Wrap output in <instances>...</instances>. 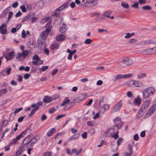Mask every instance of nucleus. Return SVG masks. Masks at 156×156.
<instances>
[{
    "label": "nucleus",
    "mask_w": 156,
    "mask_h": 156,
    "mask_svg": "<svg viewBox=\"0 0 156 156\" xmlns=\"http://www.w3.org/2000/svg\"><path fill=\"white\" fill-rule=\"evenodd\" d=\"M155 90V88L153 87H149L145 88L142 92L143 98L147 99L152 96Z\"/></svg>",
    "instance_id": "nucleus-1"
},
{
    "label": "nucleus",
    "mask_w": 156,
    "mask_h": 156,
    "mask_svg": "<svg viewBox=\"0 0 156 156\" xmlns=\"http://www.w3.org/2000/svg\"><path fill=\"white\" fill-rule=\"evenodd\" d=\"M48 30H45L41 33L40 35V38L38 41L39 45L42 46L45 44L46 39L50 32Z\"/></svg>",
    "instance_id": "nucleus-2"
},
{
    "label": "nucleus",
    "mask_w": 156,
    "mask_h": 156,
    "mask_svg": "<svg viewBox=\"0 0 156 156\" xmlns=\"http://www.w3.org/2000/svg\"><path fill=\"white\" fill-rule=\"evenodd\" d=\"M68 2L65 3L63 5L57 8L54 12V13L51 15L52 17H58L60 14V11L65 9L68 7Z\"/></svg>",
    "instance_id": "nucleus-3"
},
{
    "label": "nucleus",
    "mask_w": 156,
    "mask_h": 156,
    "mask_svg": "<svg viewBox=\"0 0 156 156\" xmlns=\"http://www.w3.org/2000/svg\"><path fill=\"white\" fill-rule=\"evenodd\" d=\"M113 122L115 125L114 126L117 128V129H119L124 124V122H122L121 120V119L119 117H117L113 119Z\"/></svg>",
    "instance_id": "nucleus-4"
},
{
    "label": "nucleus",
    "mask_w": 156,
    "mask_h": 156,
    "mask_svg": "<svg viewBox=\"0 0 156 156\" xmlns=\"http://www.w3.org/2000/svg\"><path fill=\"white\" fill-rule=\"evenodd\" d=\"M156 109V105H153L148 110L144 116L145 119L148 118L155 111Z\"/></svg>",
    "instance_id": "nucleus-5"
},
{
    "label": "nucleus",
    "mask_w": 156,
    "mask_h": 156,
    "mask_svg": "<svg viewBox=\"0 0 156 156\" xmlns=\"http://www.w3.org/2000/svg\"><path fill=\"white\" fill-rule=\"evenodd\" d=\"M134 60L132 59H130L128 57H126L123 59L122 62L124 64L127 66L130 65L133 63Z\"/></svg>",
    "instance_id": "nucleus-6"
},
{
    "label": "nucleus",
    "mask_w": 156,
    "mask_h": 156,
    "mask_svg": "<svg viewBox=\"0 0 156 156\" xmlns=\"http://www.w3.org/2000/svg\"><path fill=\"white\" fill-rule=\"evenodd\" d=\"M123 103L121 100L119 101L116 105L114 107L113 109L114 112H116L119 111L121 109Z\"/></svg>",
    "instance_id": "nucleus-7"
},
{
    "label": "nucleus",
    "mask_w": 156,
    "mask_h": 156,
    "mask_svg": "<svg viewBox=\"0 0 156 156\" xmlns=\"http://www.w3.org/2000/svg\"><path fill=\"white\" fill-rule=\"evenodd\" d=\"M153 43H156V37L153 38L150 40L143 41L141 42V44L142 45H145L148 44H151Z\"/></svg>",
    "instance_id": "nucleus-8"
},
{
    "label": "nucleus",
    "mask_w": 156,
    "mask_h": 156,
    "mask_svg": "<svg viewBox=\"0 0 156 156\" xmlns=\"http://www.w3.org/2000/svg\"><path fill=\"white\" fill-rule=\"evenodd\" d=\"M7 25L3 23L0 27V33L2 34H5L7 33Z\"/></svg>",
    "instance_id": "nucleus-9"
},
{
    "label": "nucleus",
    "mask_w": 156,
    "mask_h": 156,
    "mask_svg": "<svg viewBox=\"0 0 156 156\" xmlns=\"http://www.w3.org/2000/svg\"><path fill=\"white\" fill-rule=\"evenodd\" d=\"M30 131V130L29 129H27L22 132L21 133L17 136H30L29 134Z\"/></svg>",
    "instance_id": "nucleus-10"
},
{
    "label": "nucleus",
    "mask_w": 156,
    "mask_h": 156,
    "mask_svg": "<svg viewBox=\"0 0 156 156\" xmlns=\"http://www.w3.org/2000/svg\"><path fill=\"white\" fill-rule=\"evenodd\" d=\"M115 129L113 128L109 129L106 132L107 136H111L114 134Z\"/></svg>",
    "instance_id": "nucleus-11"
},
{
    "label": "nucleus",
    "mask_w": 156,
    "mask_h": 156,
    "mask_svg": "<svg viewBox=\"0 0 156 156\" xmlns=\"http://www.w3.org/2000/svg\"><path fill=\"white\" fill-rule=\"evenodd\" d=\"M65 39V36L62 34H60L57 35L56 37V39L58 41H63Z\"/></svg>",
    "instance_id": "nucleus-12"
},
{
    "label": "nucleus",
    "mask_w": 156,
    "mask_h": 156,
    "mask_svg": "<svg viewBox=\"0 0 156 156\" xmlns=\"http://www.w3.org/2000/svg\"><path fill=\"white\" fill-rule=\"evenodd\" d=\"M52 101L51 97L48 96H45L43 99V101L45 103H48Z\"/></svg>",
    "instance_id": "nucleus-13"
},
{
    "label": "nucleus",
    "mask_w": 156,
    "mask_h": 156,
    "mask_svg": "<svg viewBox=\"0 0 156 156\" xmlns=\"http://www.w3.org/2000/svg\"><path fill=\"white\" fill-rule=\"evenodd\" d=\"M15 54V53L14 51H11L8 54V56H9V59L7 56H5V58L7 60H11V59L14 58Z\"/></svg>",
    "instance_id": "nucleus-14"
},
{
    "label": "nucleus",
    "mask_w": 156,
    "mask_h": 156,
    "mask_svg": "<svg viewBox=\"0 0 156 156\" xmlns=\"http://www.w3.org/2000/svg\"><path fill=\"white\" fill-rule=\"evenodd\" d=\"M51 20L49 21L48 23H47L45 26V27L46 28V30H48L49 31V32L51 30V29L52 28V26L51 24Z\"/></svg>",
    "instance_id": "nucleus-15"
},
{
    "label": "nucleus",
    "mask_w": 156,
    "mask_h": 156,
    "mask_svg": "<svg viewBox=\"0 0 156 156\" xmlns=\"http://www.w3.org/2000/svg\"><path fill=\"white\" fill-rule=\"evenodd\" d=\"M60 46V44L58 43H54L51 46V50H54L58 49Z\"/></svg>",
    "instance_id": "nucleus-16"
},
{
    "label": "nucleus",
    "mask_w": 156,
    "mask_h": 156,
    "mask_svg": "<svg viewBox=\"0 0 156 156\" xmlns=\"http://www.w3.org/2000/svg\"><path fill=\"white\" fill-rule=\"evenodd\" d=\"M128 85L129 86L131 87H136V80H132L129 81L128 83Z\"/></svg>",
    "instance_id": "nucleus-17"
},
{
    "label": "nucleus",
    "mask_w": 156,
    "mask_h": 156,
    "mask_svg": "<svg viewBox=\"0 0 156 156\" xmlns=\"http://www.w3.org/2000/svg\"><path fill=\"white\" fill-rule=\"evenodd\" d=\"M142 54L143 55H151V50L150 48L143 51H142Z\"/></svg>",
    "instance_id": "nucleus-18"
},
{
    "label": "nucleus",
    "mask_w": 156,
    "mask_h": 156,
    "mask_svg": "<svg viewBox=\"0 0 156 156\" xmlns=\"http://www.w3.org/2000/svg\"><path fill=\"white\" fill-rule=\"evenodd\" d=\"M32 63L33 65L38 66L41 64H43V61L41 60L40 61H33Z\"/></svg>",
    "instance_id": "nucleus-19"
},
{
    "label": "nucleus",
    "mask_w": 156,
    "mask_h": 156,
    "mask_svg": "<svg viewBox=\"0 0 156 156\" xmlns=\"http://www.w3.org/2000/svg\"><path fill=\"white\" fill-rule=\"evenodd\" d=\"M136 87H144L143 83L141 81L136 80Z\"/></svg>",
    "instance_id": "nucleus-20"
},
{
    "label": "nucleus",
    "mask_w": 156,
    "mask_h": 156,
    "mask_svg": "<svg viewBox=\"0 0 156 156\" xmlns=\"http://www.w3.org/2000/svg\"><path fill=\"white\" fill-rule=\"evenodd\" d=\"M55 128H52L50 129L47 133V135L48 136H51L54 132H55Z\"/></svg>",
    "instance_id": "nucleus-21"
},
{
    "label": "nucleus",
    "mask_w": 156,
    "mask_h": 156,
    "mask_svg": "<svg viewBox=\"0 0 156 156\" xmlns=\"http://www.w3.org/2000/svg\"><path fill=\"white\" fill-rule=\"evenodd\" d=\"M76 52V50L74 49L73 51H71L69 49V60H71L72 58L73 55Z\"/></svg>",
    "instance_id": "nucleus-22"
},
{
    "label": "nucleus",
    "mask_w": 156,
    "mask_h": 156,
    "mask_svg": "<svg viewBox=\"0 0 156 156\" xmlns=\"http://www.w3.org/2000/svg\"><path fill=\"white\" fill-rule=\"evenodd\" d=\"M98 2V0H90L88 1H86V3H90V4H93V5H96Z\"/></svg>",
    "instance_id": "nucleus-23"
},
{
    "label": "nucleus",
    "mask_w": 156,
    "mask_h": 156,
    "mask_svg": "<svg viewBox=\"0 0 156 156\" xmlns=\"http://www.w3.org/2000/svg\"><path fill=\"white\" fill-rule=\"evenodd\" d=\"M143 112L142 111L140 110L136 116V119H139L143 115Z\"/></svg>",
    "instance_id": "nucleus-24"
},
{
    "label": "nucleus",
    "mask_w": 156,
    "mask_h": 156,
    "mask_svg": "<svg viewBox=\"0 0 156 156\" xmlns=\"http://www.w3.org/2000/svg\"><path fill=\"white\" fill-rule=\"evenodd\" d=\"M51 17L48 16L45 18L41 20V23H44L47 22H48L49 21L51 20Z\"/></svg>",
    "instance_id": "nucleus-25"
},
{
    "label": "nucleus",
    "mask_w": 156,
    "mask_h": 156,
    "mask_svg": "<svg viewBox=\"0 0 156 156\" xmlns=\"http://www.w3.org/2000/svg\"><path fill=\"white\" fill-rule=\"evenodd\" d=\"M36 137H33L30 140V142L31 143V145L33 146L35 144L37 141V140L39 139L36 138Z\"/></svg>",
    "instance_id": "nucleus-26"
},
{
    "label": "nucleus",
    "mask_w": 156,
    "mask_h": 156,
    "mask_svg": "<svg viewBox=\"0 0 156 156\" xmlns=\"http://www.w3.org/2000/svg\"><path fill=\"white\" fill-rule=\"evenodd\" d=\"M115 80H118L122 79H124L123 75L122 74L116 75L115 76Z\"/></svg>",
    "instance_id": "nucleus-27"
},
{
    "label": "nucleus",
    "mask_w": 156,
    "mask_h": 156,
    "mask_svg": "<svg viewBox=\"0 0 156 156\" xmlns=\"http://www.w3.org/2000/svg\"><path fill=\"white\" fill-rule=\"evenodd\" d=\"M141 102V100L140 98H135L134 103L138 105L140 104Z\"/></svg>",
    "instance_id": "nucleus-28"
},
{
    "label": "nucleus",
    "mask_w": 156,
    "mask_h": 156,
    "mask_svg": "<svg viewBox=\"0 0 156 156\" xmlns=\"http://www.w3.org/2000/svg\"><path fill=\"white\" fill-rule=\"evenodd\" d=\"M34 108H33L32 109V110L31 112V113L29 115V116L32 115H33V114L35 113L36 111H37V110H38V106L37 107H37L34 106Z\"/></svg>",
    "instance_id": "nucleus-29"
},
{
    "label": "nucleus",
    "mask_w": 156,
    "mask_h": 156,
    "mask_svg": "<svg viewBox=\"0 0 156 156\" xmlns=\"http://www.w3.org/2000/svg\"><path fill=\"white\" fill-rule=\"evenodd\" d=\"M135 34L134 33H127L126 35L124 36V37L126 39H128L129 38L131 37L134 36Z\"/></svg>",
    "instance_id": "nucleus-30"
},
{
    "label": "nucleus",
    "mask_w": 156,
    "mask_h": 156,
    "mask_svg": "<svg viewBox=\"0 0 156 156\" xmlns=\"http://www.w3.org/2000/svg\"><path fill=\"white\" fill-rule=\"evenodd\" d=\"M43 103L42 102H37L36 104H33L31 106V108H34V106H38V108H39V106L42 105Z\"/></svg>",
    "instance_id": "nucleus-31"
},
{
    "label": "nucleus",
    "mask_w": 156,
    "mask_h": 156,
    "mask_svg": "<svg viewBox=\"0 0 156 156\" xmlns=\"http://www.w3.org/2000/svg\"><path fill=\"white\" fill-rule=\"evenodd\" d=\"M92 42V40L90 38H87L84 41V43L86 44H90Z\"/></svg>",
    "instance_id": "nucleus-32"
},
{
    "label": "nucleus",
    "mask_w": 156,
    "mask_h": 156,
    "mask_svg": "<svg viewBox=\"0 0 156 156\" xmlns=\"http://www.w3.org/2000/svg\"><path fill=\"white\" fill-rule=\"evenodd\" d=\"M111 13V12L110 11L106 12L103 14V16L104 17L109 18L110 17Z\"/></svg>",
    "instance_id": "nucleus-33"
},
{
    "label": "nucleus",
    "mask_w": 156,
    "mask_h": 156,
    "mask_svg": "<svg viewBox=\"0 0 156 156\" xmlns=\"http://www.w3.org/2000/svg\"><path fill=\"white\" fill-rule=\"evenodd\" d=\"M21 137H16V138L13 139V140L12 141L10 144L11 145L12 144H15L17 142V140L20 139Z\"/></svg>",
    "instance_id": "nucleus-34"
},
{
    "label": "nucleus",
    "mask_w": 156,
    "mask_h": 156,
    "mask_svg": "<svg viewBox=\"0 0 156 156\" xmlns=\"http://www.w3.org/2000/svg\"><path fill=\"white\" fill-rule=\"evenodd\" d=\"M121 5L124 8L128 9L129 6L128 4L125 2H122L121 4Z\"/></svg>",
    "instance_id": "nucleus-35"
},
{
    "label": "nucleus",
    "mask_w": 156,
    "mask_h": 156,
    "mask_svg": "<svg viewBox=\"0 0 156 156\" xmlns=\"http://www.w3.org/2000/svg\"><path fill=\"white\" fill-rule=\"evenodd\" d=\"M124 79L131 78L133 76V75L131 73H128L123 75Z\"/></svg>",
    "instance_id": "nucleus-36"
},
{
    "label": "nucleus",
    "mask_w": 156,
    "mask_h": 156,
    "mask_svg": "<svg viewBox=\"0 0 156 156\" xmlns=\"http://www.w3.org/2000/svg\"><path fill=\"white\" fill-rule=\"evenodd\" d=\"M29 54V52L27 50L23 51L21 53L22 57H25L27 56Z\"/></svg>",
    "instance_id": "nucleus-37"
},
{
    "label": "nucleus",
    "mask_w": 156,
    "mask_h": 156,
    "mask_svg": "<svg viewBox=\"0 0 156 156\" xmlns=\"http://www.w3.org/2000/svg\"><path fill=\"white\" fill-rule=\"evenodd\" d=\"M48 68V66H45L42 67L41 68H40L39 71L41 72H44L47 70Z\"/></svg>",
    "instance_id": "nucleus-38"
},
{
    "label": "nucleus",
    "mask_w": 156,
    "mask_h": 156,
    "mask_svg": "<svg viewBox=\"0 0 156 156\" xmlns=\"http://www.w3.org/2000/svg\"><path fill=\"white\" fill-rule=\"evenodd\" d=\"M142 9L144 10H151L152 8L149 5H145L142 7Z\"/></svg>",
    "instance_id": "nucleus-39"
},
{
    "label": "nucleus",
    "mask_w": 156,
    "mask_h": 156,
    "mask_svg": "<svg viewBox=\"0 0 156 156\" xmlns=\"http://www.w3.org/2000/svg\"><path fill=\"white\" fill-rule=\"evenodd\" d=\"M146 74L145 73H142L137 75V77L138 78L141 79L146 77Z\"/></svg>",
    "instance_id": "nucleus-40"
},
{
    "label": "nucleus",
    "mask_w": 156,
    "mask_h": 156,
    "mask_svg": "<svg viewBox=\"0 0 156 156\" xmlns=\"http://www.w3.org/2000/svg\"><path fill=\"white\" fill-rule=\"evenodd\" d=\"M147 108H148L147 107L143 104L141 106L140 110L142 111L143 112H146Z\"/></svg>",
    "instance_id": "nucleus-41"
},
{
    "label": "nucleus",
    "mask_w": 156,
    "mask_h": 156,
    "mask_svg": "<svg viewBox=\"0 0 156 156\" xmlns=\"http://www.w3.org/2000/svg\"><path fill=\"white\" fill-rule=\"evenodd\" d=\"M65 116V114L59 115H58L57 117L55 118V120H58L61 118L64 117Z\"/></svg>",
    "instance_id": "nucleus-42"
},
{
    "label": "nucleus",
    "mask_w": 156,
    "mask_h": 156,
    "mask_svg": "<svg viewBox=\"0 0 156 156\" xmlns=\"http://www.w3.org/2000/svg\"><path fill=\"white\" fill-rule=\"evenodd\" d=\"M68 102V98H65V100L63 101L62 103L61 104V106H64Z\"/></svg>",
    "instance_id": "nucleus-43"
},
{
    "label": "nucleus",
    "mask_w": 156,
    "mask_h": 156,
    "mask_svg": "<svg viewBox=\"0 0 156 156\" xmlns=\"http://www.w3.org/2000/svg\"><path fill=\"white\" fill-rule=\"evenodd\" d=\"M66 29V27H64L61 28L59 30V31L60 33H64Z\"/></svg>",
    "instance_id": "nucleus-44"
},
{
    "label": "nucleus",
    "mask_w": 156,
    "mask_h": 156,
    "mask_svg": "<svg viewBox=\"0 0 156 156\" xmlns=\"http://www.w3.org/2000/svg\"><path fill=\"white\" fill-rule=\"evenodd\" d=\"M23 109L22 107H20V108L16 109L14 112V113L16 114L17 113H18L20 112Z\"/></svg>",
    "instance_id": "nucleus-45"
},
{
    "label": "nucleus",
    "mask_w": 156,
    "mask_h": 156,
    "mask_svg": "<svg viewBox=\"0 0 156 156\" xmlns=\"http://www.w3.org/2000/svg\"><path fill=\"white\" fill-rule=\"evenodd\" d=\"M103 108L105 110H108L110 108L109 105L108 104H104L103 106Z\"/></svg>",
    "instance_id": "nucleus-46"
},
{
    "label": "nucleus",
    "mask_w": 156,
    "mask_h": 156,
    "mask_svg": "<svg viewBox=\"0 0 156 156\" xmlns=\"http://www.w3.org/2000/svg\"><path fill=\"white\" fill-rule=\"evenodd\" d=\"M123 141V138L120 137L117 141V143L118 145H119L121 144L122 142Z\"/></svg>",
    "instance_id": "nucleus-47"
},
{
    "label": "nucleus",
    "mask_w": 156,
    "mask_h": 156,
    "mask_svg": "<svg viewBox=\"0 0 156 156\" xmlns=\"http://www.w3.org/2000/svg\"><path fill=\"white\" fill-rule=\"evenodd\" d=\"M33 60H35L37 61L41 60L39 57L37 55H34L32 58Z\"/></svg>",
    "instance_id": "nucleus-48"
},
{
    "label": "nucleus",
    "mask_w": 156,
    "mask_h": 156,
    "mask_svg": "<svg viewBox=\"0 0 156 156\" xmlns=\"http://www.w3.org/2000/svg\"><path fill=\"white\" fill-rule=\"evenodd\" d=\"M58 96L57 94H55L51 97L52 101L55 100L58 98Z\"/></svg>",
    "instance_id": "nucleus-49"
},
{
    "label": "nucleus",
    "mask_w": 156,
    "mask_h": 156,
    "mask_svg": "<svg viewBox=\"0 0 156 156\" xmlns=\"http://www.w3.org/2000/svg\"><path fill=\"white\" fill-rule=\"evenodd\" d=\"M30 16L29 15H28L27 16L23 19L22 22H24L25 21H27L28 19H30Z\"/></svg>",
    "instance_id": "nucleus-50"
},
{
    "label": "nucleus",
    "mask_w": 156,
    "mask_h": 156,
    "mask_svg": "<svg viewBox=\"0 0 156 156\" xmlns=\"http://www.w3.org/2000/svg\"><path fill=\"white\" fill-rule=\"evenodd\" d=\"M12 15L13 12L12 11H11L9 12L8 18V21H9V20L12 18Z\"/></svg>",
    "instance_id": "nucleus-51"
},
{
    "label": "nucleus",
    "mask_w": 156,
    "mask_h": 156,
    "mask_svg": "<svg viewBox=\"0 0 156 156\" xmlns=\"http://www.w3.org/2000/svg\"><path fill=\"white\" fill-rule=\"evenodd\" d=\"M150 102V101L149 100H147L144 104V105L148 108Z\"/></svg>",
    "instance_id": "nucleus-52"
},
{
    "label": "nucleus",
    "mask_w": 156,
    "mask_h": 156,
    "mask_svg": "<svg viewBox=\"0 0 156 156\" xmlns=\"http://www.w3.org/2000/svg\"><path fill=\"white\" fill-rule=\"evenodd\" d=\"M151 50V55L156 53V47L150 48Z\"/></svg>",
    "instance_id": "nucleus-53"
},
{
    "label": "nucleus",
    "mask_w": 156,
    "mask_h": 156,
    "mask_svg": "<svg viewBox=\"0 0 156 156\" xmlns=\"http://www.w3.org/2000/svg\"><path fill=\"white\" fill-rule=\"evenodd\" d=\"M20 8L23 12H27V10L24 5L21 6Z\"/></svg>",
    "instance_id": "nucleus-54"
},
{
    "label": "nucleus",
    "mask_w": 156,
    "mask_h": 156,
    "mask_svg": "<svg viewBox=\"0 0 156 156\" xmlns=\"http://www.w3.org/2000/svg\"><path fill=\"white\" fill-rule=\"evenodd\" d=\"M11 70V68L10 67H9L6 69L5 71L7 75H9L10 74Z\"/></svg>",
    "instance_id": "nucleus-55"
},
{
    "label": "nucleus",
    "mask_w": 156,
    "mask_h": 156,
    "mask_svg": "<svg viewBox=\"0 0 156 156\" xmlns=\"http://www.w3.org/2000/svg\"><path fill=\"white\" fill-rule=\"evenodd\" d=\"M100 112H101L99 111L93 117L94 119H96L98 118L99 117Z\"/></svg>",
    "instance_id": "nucleus-56"
},
{
    "label": "nucleus",
    "mask_w": 156,
    "mask_h": 156,
    "mask_svg": "<svg viewBox=\"0 0 156 156\" xmlns=\"http://www.w3.org/2000/svg\"><path fill=\"white\" fill-rule=\"evenodd\" d=\"M56 110L55 108H50L49 111V113L52 114Z\"/></svg>",
    "instance_id": "nucleus-57"
},
{
    "label": "nucleus",
    "mask_w": 156,
    "mask_h": 156,
    "mask_svg": "<svg viewBox=\"0 0 156 156\" xmlns=\"http://www.w3.org/2000/svg\"><path fill=\"white\" fill-rule=\"evenodd\" d=\"M0 92L2 94H6L7 92V90L6 88H5L0 91Z\"/></svg>",
    "instance_id": "nucleus-58"
},
{
    "label": "nucleus",
    "mask_w": 156,
    "mask_h": 156,
    "mask_svg": "<svg viewBox=\"0 0 156 156\" xmlns=\"http://www.w3.org/2000/svg\"><path fill=\"white\" fill-rule=\"evenodd\" d=\"M137 40L134 39H131L129 40V42L130 44H134L136 42Z\"/></svg>",
    "instance_id": "nucleus-59"
},
{
    "label": "nucleus",
    "mask_w": 156,
    "mask_h": 156,
    "mask_svg": "<svg viewBox=\"0 0 156 156\" xmlns=\"http://www.w3.org/2000/svg\"><path fill=\"white\" fill-rule=\"evenodd\" d=\"M127 147L129 149V152H133V149L132 145L129 144L128 145Z\"/></svg>",
    "instance_id": "nucleus-60"
},
{
    "label": "nucleus",
    "mask_w": 156,
    "mask_h": 156,
    "mask_svg": "<svg viewBox=\"0 0 156 156\" xmlns=\"http://www.w3.org/2000/svg\"><path fill=\"white\" fill-rule=\"evenodd\" d=\"M30 76L31 75L30 74L26 73L24 74L23 77L25 79L27 80L28 79Z\"/></svg>",
    "instance_id": "nucleus-61"
},
{
    "label": "nucleus",
    "mask_w": 156,
    "mask_h": 156,
    "mask_svg": "<svg viewBox=\"0 0 156 156\" xmlns=\"http://www.w3.org/2000/svg\"><path fill=\"white\" fill-rule=\"evenodd\" d=\"M47 119V116L45 114L42 115L41 118V120L42 121H43Z\"/></svg>",
    "instance_id": "nucleus-62"
},
{
    "label": "nucleus",
    "mask_w": 156,
    "mask_h": 156,
    "mask_svg": "<svg viewBox=\"0 0 156 156\" xmlns=\"http://www.w3.org/2000/svg\"><path fill=\"white\" fill-rule=\"evenodd\" d=\"M87 124L88 126H93L94 124V122L92 121H90L87 122Z\"/></svg>",
    "instance_id": "nucleus-63"
},
{
    "label": "nucleus",
    "mask_w": 156,
    "mask_h": 156,
    "mask_svg": "<svg viewBox=\"0 0 156 156\" xmlns=\"http://www.w3.org/2000/svg\"><path fill=\"white\" fill-rule=\"evenodd\" d=\"M43 156H51V153L49 151L46 152L44 154Z\"/></svg>",
    "instance_id": "nucleus-64"
}]
</instances>
